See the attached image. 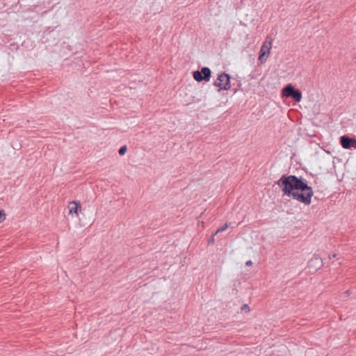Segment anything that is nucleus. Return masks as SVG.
Returning <instances> with one entry per match:
<instances>
[{
	"label": "nucleus",
	"instance_id": "14",
	"mask_svg": "<svg viewBox=\"0 0 356 356\" xmlns=\"http://www.w3.org/2000/svg\"><path fill=\"white\" fill-rule=\"evenodd\" d=\"M241 311L247 312V311L250 310V308H249V306L247 304H244V305H243L241 306Z\"/></svg>",
	"mask_w": 356,
	"mask_h": 356
},
{
	"label": "nucleus",
	"instance_id": "15",
	"mask_svg": "<svg viewBox=\"0 0 356 356\" xmlns=\"http://www.w3.org/2000/svg\"><path fill=\"white\" fill-rule=\"evenodd\" d=\"M350 293H351L350 291V290H347V291H346L344 292V296H345V297H348V296H349L350 295Z\"/></svg>",
	"mask_w": 356,
	"mask_h": 356
},
{
	"label": "nucleus",
	"instance_id": "19",
	"mask_svg": "<svg viewBox=\"0 0 356 356\" xmlns=\"http://www.w3.org/2000/svg\"><path fill=\"white\" fill-rule=\"evenodd\" d=\"M286 115H287L288 117H289V111H287Z\"/></svg>",
	"mask_w": 356,
	"mask_h": 356
},
{
	"label": "nucleus",
	"instance_id": "6",
	"mask_svg": "<svg viewBox=\"0 0 356 356\" xmlns=\"http://www.w3.org/2000/svg\"><path fill=\"white\" fill-rule=\"evenodd\" d=\"M277 184L282 188L284 195L289 196V175H282L278 180Z\"/></svg>",
	"mask_w": 356,
	"mask_h": 356
},
{
	"label": "nucleus",
	"instance_id": "18",
	"mask_svg": "<svg viewBox=\"0 0 356 356\" xmlns=\"http://www.w3.org/2000/svg\"><path fill=\"white\" fill-rule=\"evenodd\" d=\"M214 241L213 239V236H212L209 240V243L213 242Z\"/></svg>",
	"mask_w": 356,
	"mask_h": 356
},
{
	"label": "nucleus",
	"instance_id": "16",
	"mask_svg": "<svg viewBox=\"0 0 356 356\" xmlns=\"http://www.w3.org/2000/svg\"><path fill=\"white\" fill-rule=\"evenodd\" d=\"M245 265H246L247 266H252V261H251V260H249V261H246Z\"/></svg>",
	"mask_w": 356,
	"mask_h": 356
},
{
	"label": "nucleus",
	"instance_id": "1",
	"mask_svg": "<svg viewBox=\"0 0 356 356\" xmlns=\"http://www.w3.org/2000/svg\"><path fill=\"white\" fill-rule=\"evenodd\" d=\"M313 195V189L305 179L291 175V197L305 205H309Z\"/></svg>",
	"mask_w": 356,
	"mask_h": 356
},
{
	"label": "nucleus",
	"instance_id": "13",
	"mask_svg": "<svg viewBox=\"0 0 356 356\" xmlns=\"http://www.w3.org/2000/svg\"><path fill=\"white\" fill-rule=\"evenodd\" d=\"M6 219V213L3 210L0 209V222H2Z\"/></svg>",
	"mask_w": 356,
	"mask_h": 356
},
{
	"label": "nucleus",
	"instance_id": "5",
	"mask_svg": "<svg viewBox=\"0 0 356 356\" xmlns=\"http://www.w3.org/2000/svg\"><path fill=\"white\" fill-rule=\"evenodd\" d=\"M340 144L343 148L350 149L356 148V138H350L348 135L341 136L339 138Z\"/></svg>",
	"mask_w": 356,
	"mask_h": 356
},
{
	"label": "nucleus",
	"instance_id": "3",
	"mask_svg": "<svg viewBox=\"0 0 356 356\" xmlns=\"http://www.w3.org/2000/svg\"><path fill=\"white\" fill-rule=\"evenodd\" d=\"M193 76L197 82L202 81L207 82L210 80L211 76V71L208 67H203L200 70L194 71L193 72Z\"/></svg>",
	"mask_w": 356,
	"mask_h": 356
},
{
	"label": "nucleus",
	"instance_id": "9",
	"mask_svg": "<svg viewBox=\"0 0 356 356\" xmlns=\"http://www.w3.org/2000/svg\"><path fill=\"white\" fill-rule=\"evenodd\" d=\"M269 51H270V48L268 47L267 46L263 44L261 48V51H260V53H259V60H262L263 57L266 54H268L269 53Z\"/></svg>",
	"mask_w": 356,
	"mask_h": 356
},
{
	"label": "nucleus",
	"instance_id": "8",
	"mask_svg": "<svg viewBox=\"0 0 356 356\" xmlns=\"http://www.w3.org/2000/svg\"><path fill=\"white\" fill-rule=\"evenodd\" d=\"M70 204H73L74 205L72 207H70V209H69L70 213L78 214V211L81 210L80 203L72 202Z\"/></svg>",
	"mask_w": 356,
	"mask_h": 356
},
{
	"label": "nucleus",
	"instance_id": "12",
	"mask_svg": "<svg viewBox=\"0 0 356 356\" xmlns=\"http://www.w3.org/2000/svg\"><path fill=\"white\" fill-rule=\"evenodd\" d=\"M229 225H230V224H227V223H226L224 226H222V227H221L218 228V229L216 230V232H215V234H218V233H219V232H222L225 231L226 229H227V228L229 227Z\"/></svg>",
	"mask_w": 356,
	"mask_h": 356
},
{
	"label": "nucleus",
	"instance_id": "11",
	"mask_svg": "<svg viewBox=\"0 0 356 356\" xmlns=\"http://www.w3.org/2000/svg\"><path fill=\"white\" fill-rule=\"evenodd\" d=\"M127 151V147L126 145H124V146H122L119 150H118V154L120 155V156H122L124 155Z\"/></svg>",
	"mask_w": 356,
	"mask_h": 356
},
{
	"label": "nucleus",
	"instance_id": "7",
	"mask_svg": "<svg viewBox=\"0 0 356 356\" xmlns=\"http://www.w3.org/2000/svg\"><path fill=\"white\" fill-rule=\"evenodd\" d=\"M302 92L295 88L292 84H291V99L294 100L296 102H300L302 99Z\"/></svg>",
	"mask_w": 356,
	"mask_h": 356
},
{
	"label": "nucleus",
	"instance_id": "4",
	"mask_svg": "<svg viewBox=\"0 0 356 356\" xmlns=\"http://www.w3.org/2000/svg\"><path fill=\"white\" fill-rule=\"evenodd\" d=\"M323 263L322 259L317 254H314L311 259L309 261L307 268L309 272L315 273L318 270L323 267Z\"/></svg>",
	"mask_w": 356,
	"mask_h": 356
},
{
	"label": "nucleus",
	"instance_id": "10",
	"mask_svg": "<svg viewBox=\"0 0 356 356\" xmlns=\"http://www.w3.org/2000/svg\"><path fill=\"white\" fill-rule=\"evenodd\" d=\"M282 97L289 98V83L286 84L282 89Z\"/></svg>",
	"mask_w": 356,
	"mask_h": 356
},
{
	"label": "nucleus",
	"instance_id": "17",
	"mask_svg": "<svg viewBox=\"0 0 356 356\" xmlns=\"http://www.w3.org/2000/svg\"><path fill=\"white\" fill-rule=\"evenodd\" d=\"M336 257H337V254L334 253V254H332V256L330 255L329 258L332 259V258H335Z\"/></svg>",
	"mask_w": 356,
	"mask_h": 356
},
{
	"label": "nucleus",
	"instance_id": "2",
	"mask_svg": "<svg viewBox=\"0 0 356 356\" xmlns=\"http://www.w3.org/2000/svg\"><path fill=\"white\" fill-rule=\"evenodd\" d=\"M230 79L229 74L226 72H222L218 75L213 85L219 88L218 91L221 90H227L231 88Z\"/></svg>",
	"mask_w": 356,
	"mask_h": 356
}]
</instances>
